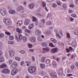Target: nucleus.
Wrapping results in <instances>:
<instances>
[{
  "label": "nucleus",
  "instance_id": "2eb2a0df",
  "mask_svg": "<svg viewBox=\"0 0 78 78\" xmlns=\"http://www.w3.org/2000/svg\"><path fill=\"white\" fill-rule=\"evenodd\" d=\"M6 67V65L5 64H3L0 66V68H2Z\"/></svg>",
  "mask_w": 78,
  "mask_h": 78
},
{
  "label": "nucleus",
  "instance_id": "680f3d73",
  "mask_svg": "<svg viewBox=\"0 0 78 78\" xmlns=\"http://www.w3.org/2000/svg\"><path fill=\"white\" fill-rule=\"evenodd\" d=\"M32 58L33 61H34L35 60V58H34V57H33V56L32 57Z\"/></svg>",
  "mask_w": 78,
  "mask_h": 78
},
{
  "label": "nucleus",
  "instance_id": "6e6d98bb",
  "mask_svg": "<svg viewBox=\"0 0 78 78\" xmlns=\"http://www.w3.org/2000/svg\"><path fill=\"white\" fill-rule=\"evenodd\" d=\"M3 36L4 35L3 34H0V38L1 37H3Z\"/></svg>",
  "mask_w": 78,
  "mask_h": 78
},
{
  "label": "nucleus",
  "instance_id": "7c9ffc66",
  "mask_svg": "<svg viewBox=\"0 0 78 78\" xmlns=\"http://www.w3.org/2000/svg\"><path fill=\"white\" fill-rule=\"evenodd\" d=\"M45 58H46L45 57H43L41 59V62H44L45 61Z\"/></svg>",
  "mask_w": 78,
  "mask_h": 78
},
{
  "label": "nucleus",
  "instance_id": "ea45409f",
  "mask_svg": "<svg viewBox=\"0 0 78 78\" xmlns=\"http://www.w3.org/2000/svg\"><path fill=\"white\" fill-rule=\"evenodd\" d=\"M10 40H13L14 39V37L13 36H10L9 37Z\"/></svg>",
  "mask_w": 78,
  "mask_h": 78
},
{
  "label": "nucleus",
  "instance_id": "2f4dec72",
  "mask_svg": "<svg viewBox=\"0 0 78 78\" xmlns=\"http://www.w3.org/2000/svg\"><path fill=\"white\" fill-rule=\"evenodd\" d=\"M47 25H51V22L50 21H48L46 23Z\"/></svg>",
  "mask_w": 78,
  "mask_h": 78
},
{
  "label": "nucleus",
  "instance_id": "c9c22d12",
  "mask_svg": "<svg viewBox=\"0 0 78 78\" xmlns=\"http://www.w3.org/2000/svg\"><path fill=\"white\" fill-rule=\"evenodd\" d=\"M8 44H14V41H9L8 42Z\"/></svg>",
  "mask_w": 78,
  "mask_h": 78
},
{
  "label": "nucleus",
  "instance_id": "e433bc0d",
  "mask_svg": "<svg viewBox=\"0 0 78 78\" xmlns=\"http://www.w3.org/2000/svg\"><path fill=\"white\" fill-rule=\"evenodd\" d=\"M54 59H55V60H56V61H59V58L57 57H54Z\"/></svg>",
  "mask_w": 78,
  "mask_h": 78
},
{
  "label": "nucleus",
  "instance_id": "de8ad7c7",
  "mask_svg": "<svg viewBox=\"0 0 78 78\" xmlns=\"http://www.w3.org/2000/svg\"><path fill=\"white\" fill-rule=\"evenodd\" d=\"M66 50L67 53H69L70 52V50L69 49V48H67L66 49Z\"/></svg>",
  "mask_w": 78,
  "mask_h": 78
},
{
  "label": "nucleus",
  "instance_id": "ddd939ff",
  "mask_svg": "<svg viewBox=\"0 0 78 78\" xmlns=\"http://www.w3.org/2000/svg\"><path fill=\"white\" fill-rule=\"evenodd\" d=\"M58 51V49L56 48H54L53 49H52L51 50L52 53H55Z\"/></svg>",
  "mask_w": 78,
  "mask_h": 78
},
{
  "label": "nucleus",
  "instance_id": "f257e3e1",
  "mask_svg": "<svg viewBox=\"0 0 78 78\" xmlns=\"http://www.w3.org/2000/svg\"><path fill=\"white\" fill-rule=\"evenodd\" d=\"M16 31L17 32H18V33H19V38L17 37V36H16V40L18 41V42H19V41H20V40L22 39V36L21 35V34L20 33H21L22 31L21 30H20V29L19 28H17L16 29Z\"/></svg>",
  "mask_w": 78,
  "mask_h": 78
},
{
  "label": "nucleus",
  "instance_id": "aec40b11",
  "mask_svg": "<svg viewBox=\"0 0 78 78\" xmlns=\"http://www.w3.org/2000/svg\"><path fill=\"white\" fill-rule=\"evenodd\" d=\"M33 27H34V24H30L29 26V30H31Z\"/></svg>",
  "mask_w": 78,
  "mask_h": 78
},
{
  "label": "nucleus",
  "instance_id": "a211bd4d",
  "mask_svg": "<svg viewBox=\"0 0 78 78\" xmlns=\"http://www.w3.org/2000/svg\"><path fill=\"white\" fill-rule=\"evenodd\" d=\"M41 33V32L40 31L38 30H37L36 31H35V34H37L39 35Z\"/></svg>",
  "mask_w": 78,
  "mask_h": 78
},
{
  "label": "nucleus",
  "instance_id": "c03bdc74",
  "mask_svg": "<svg viewBox=\"0 0 78 78\" xmlns=\"http://www.w3.org/2000/svg\"><path fill=\"white\" fill-rule=\"evenodd\" d=\"M75 34H76V35H78V30H76L75 31Z\"/></svg>",
  "mask_w": 78,
  "mask_h": 78
},
{
  "label": "nucleus",
  "instance_id": "a19ab883",
  "mask_svg": "<svg viewBox=\"0 0 78 78\" xmlns=\"http://www.w3.org/2000/svg\"><path fill=\"white\" fill-rule=\"evenodd\" d=\"M53 66L54 67H56L57 65L56 64V63L55 62L53 63Z\"/></svg>",
  "mask_w": 78,
  "mask_h": 78
},
{
  "label": "nucleus",
  "instance_id": "09e8293b",
  "mask_svg": "<svg viewBox=\"0 0 78 78\" xmlns=\"http://www.w3.org/2000/svg\"><path fill=\"white\" fill-rule=\"evenodd\" d=\"M68 12L69 13H72V12H73V11L71 9H69V10Z\"/></svg>",
  "mask_w": 78,
  "mask_h": 78
},
{
  "label": "nucleus",
  "instance_id": "dca6fc26",
  "mask_svg": "<svg viewBox=\"0 0 78 78\" xmlns=\"http://www.w3.org/2000/svg\"><path fill=\"white\" fill-rule=\"evenodd\" d=\"M41 45L43 47H47V44L45 42H43L41 44Z\"/></svg>",
  "mask_w": 78,
  "mask_h": 78
},
{
  "label": "nucleus",
  "instance_id": "a878e982",
  "mask_svg": "<svg viewBox=\"0 0 78 78\" xmlns=\"http://www.w3.org/2000/svg\"><path fill=\"white\" fill-rule=\"evenodd\" d=\"M9 12L10 13V14H14V13L15 12L14 10H12L9 11Z\"/></svg>",
  "mask_w": 78,
  "mask_h": 78
},
{
  "label": "nucleus",
  "instance_id": "7ed1b4c3",
  "mask_svg": "<svg viewBox=\"0 0 78 78\" xmlns=\"http://www.w3.org/2000/svg\"><path fill=\"white\" fill-rule=\"evenodd\" d=\"M17 73V69H13L11 71V74L12 75H14Z\"/></svg>",
  "mask_w": 78,
  "mask_h": 78
},
{
  "label": "nucleus",
  "instance_id": "4c0bfd02",
  "mask_svg": "<svg viewBox=\"0 0 78 78\" xmlns=\"http://www.w3.org/2000/svg\"><path fill=\"white\" fill-rule=\"evenodd\" d=\"M52 6H53V8H56V7L57 6V5L56 4L54 3L52 5Z\"/></svg>",
  "mask_w": 78,
  "mask_h": 78
},
{
  "label": "nucleus",
  "instance_id": "9b49d317",
  "mask_svg": "<svg viewBox=\"0 0 78 78\" xmlns=\"http://www.w3.org/2000/svg\"><path fill=\"white\" fill-rule=\"evenodd\" d=\"M14 52L10 51H9V55H10V56H13L14 55Z\"/></svg>",
  "mask_w": 78,
  "mask_h": 78
},
{
  "label": "nucleus",
  "instance_id": "f8f14e48",
  "mask_svg": "<svg viewBox=\"0 0 78 78\" xmlns=\"http://www.w3.org/2000/svg\"><path fill=\"white\" fill-rule=\"evenodd\" d=\"M30 41L32 42H34L36 41V38L34 37H32L30 38Z\"/></svg>",
  "mask_w": 78,
  "mask_h": 78
},
{
  "label": "nucleus",
  "instance_id": "6e6552de",
  "mask_svg": "<svg viewBox=\"0 0 78 78\" xmlns=\"http://www.w3.org/2000/svg\"><path fill=\"white\" fill-rule=\"evenodd\" d=\"M4 22L7 25H9V24H10V20L5 19L4 20Z\"/></svg>",
  "mask_w": 78,
  "mask_h": 78
},
{
  "label": "nucleus",
  "instance_id": "5701e85b",
  "mask_svg": "<svg viewBox=\"0 0 78 78\" xmlns=\"http://www.w3.org/2000/svg\"><path fill=\"white\" fill-rule=\"evenodd\" d=\"M51 41L53 43H56V40L53 38H51Z\"/></svg>",
  "mask_w": 78,
  "mask_h": 78
},
{
  "label": "nucleus",
  "instance_id": "473e14b6",
  "mask_svg": "<svg viewBox=\"0 0 78 78\" xmlns=\"http://www.w3.org/2000/svg\"><path fill=\"white\" fill-rule=\"evenodd\" d=\"M49 45L50 47H54L55 46L53 45V43H50L49 44Z\"/></svg>",
  "mask_w": 78,
  "mask_h": 78
},
{
  "label": "nucleus",
  "instance_id": "6ab92c4d",
  "mask_svg": "<svg viewBox=\"0 0 78 78\" xmlns=\"http://www.w3.org/2000/svg\"><path fill=\"white\" fill-rule=\"evenodd\" d=\"M43 50L44 51H49V48L48 47L44 48H43Z\"/></svg>",
  "mask_w": 78,
  "mask_h": 78
},
{
  "label": "nucleus",
  "instance_id": "052dcab7",
  "mask_svg": "<svg viewBox=\"0 0 78 78\" xmlns=\"http://www.w3.org/2000/svg\"><path fill=\"white\" fill-rule=\"evenodd\" d=\"M74 65L72 66H71V68L72 69H74Z\"/></svg>",
  "mask_w": 78,
  "mask_h": 78
},
{
  "label": "nucleus",
  "instance_id": "1a4fd4ad",
  "mask_svg": "<svg viewBox=\"0 0 78 78\" xmlns=\"http://www.w3.org/2000/svg\"><path fill=\"white\" fill-rule=\"evenodd\" d=\"M63 69H61L59 70L58 73L59 75H62L63 73Z\"/></svg>",
  "mask_w": 78,
  "mask_h": 78
},
{
  "label": "nucleus",
  "instance_id": "49530a36",
  "mask_svg": "<svg viewBox=\"0 0 78 78\" xmlns=\"http://www.w3.org/2000/svg\"><path fill=\"white\" fill-rule=\"evenodd\" d=\"M42 5L43 7H45V6H46V4L44 3V2H42Z\"/></svg>",
  "mask_w": 78,
  "mask_h": 78
},
{
  "label": "nucleus",
  "instance_id": "774afa93",
  "mask_svg": "<svg viewBox=\"0 0 78 78\" xmlns=\"http://www.w3.org/2000/svg\"><path fill=\"white\" fill-rule=\"evenodd\" d=\"M76 4H78V0H76Z\"/></svg>",
  "mask_w": 78,
  "mask_h": 78
},
{
  "label": "nucleus",
  "instance_id": "0e129e2a",
  "mask_svg": "<svg viewBox=\"0 0 78 78\" xmlns=\"http://www.w3.org/2000/svg\"><path fill=\"white\" fill-rule=\"evenodd\" d=\"M70 21H72V20H74V19L73 18L71 17V18L70 19Z\"/></svg>",
  "mask_w": 78,
  "mask_h": 78
},
{
  "label": "nucleus",
  "instance_id": "37998d69",
  "mask_svg": "<svg viewBox=\"0 0 78 78\" xmlns=\"http://www.w3.org/2000/svg\"><path fill=\"white\" fill-rule=\"evenodd\" d=\"M5 34L7 35H10V33L8 32H5Z\"/></svg>",
  "mask_w": 78,
  "mask_h": 78
},
{
  "label": "nucleus",
  "instance_id": "20e7f679",
  "mask_svg": "<svg viewBox=\"0 0 78 78\" xmlns=\"http://www.w3.org/2000/svg\"><path fill=\"white\" fill-rule=\"evenodd\" d=\"M2 72L3 73H9L10 72V71L8 69H5L3 70Z\"/></svg>",
  "mask_w": 78,
  "mask_h": 78
},
{
  "label": "nucleus",
  "instance_id": "69168bd1",
  "mask_svg": "<svg viewBox=\"0 0 78 78\" xmlns=\"http://www.w3.org/2000/svg\"><path fill=\"white\" fill-rule=\"evenodd\" d=\"M9 63L10 64H11V63H12V60H10L9 61Z\"/></svg>",
  "mask_w": 78,
  "mask_h": 78
},
{
  "label": "nucleus",
  "instance_id": "58836bf2",
  "mask_svg": "<svg viewBox=\"0 0 78 78\" xmlns=\"http://www.w3.org/2000/svg\"><path fill=\"white\" fill-rule=\"evenodd\" d=\"M37 39L38 41H42V39L41 37H38Z\"/></svg>",
  "mask_w": 78,
  "mask_h": 78
},
{
  "label": "nucleus",
  "instance_id": "8fccbe9b",
  "mask_svg": "<svg viewBox=\"0 0 78 78\" xmlns=\"http://www.w3.org/2000/svg\"><path fill=\"white\" fill-rule=\"evenodd\" d=\"M28 45L29 48H31V47H32V46H33L32 45H31L30 44H28Z\"/></svg>",
  "mask_w": 78,
  "mask_h": 78
},
{
  "label": "nucleus",
  "instance_id": "bf43d9fd",
  "mask_svg": "<svg viewBox=\"0 0 78 78\" xmlns=\"http://www.w3.org/2000/svg\"><path fill=\"white\" fill-rule=\"evenodd\" d=\"M25 51H20V53H25Z\"/></svg>",
  "mask_w": 78,
  "mask_h": 78
},
{
  "label": "nucleus",
  "instance_id": "412c9836",
  "mask_svg": "<svg viewBox=\"0 0 78 78\" xmlns=\"http://www.w3.org/2000/svg\"><path fill=\"white\" fill-rule=\"evenodd\" d=\"M40 66L41 69H44L45 68V65L44 64H40Z\"/></svg>",
  "mask_w": 78,
  "mask_h": 78
},
{
  "label": "nucleus",
  "instance_id": "cd10ccee",
  "mask_svg": "<svg viewBox=\"0 0 78 78\" xmlns=\"http://www.w3.org/2000/svg\"><path fill=\"white\" fill-rule=\"evenodd\" d=\"M33 17V20L34 22H36L37 21V19L34 17Z\"/></svg>",
  "mask_w": 78,
  "mask_h": 78
},
{
  "label": "nucleus",
  "instance_id": "c756f323",
  "mask_svg": "<svg viewBox=\"0 0 78 78\" xmlns=\"http://www.w3.org/2000/svg\"><path fill=\"white\" fill-rule=\"evenodd\" d=\"M67 37L69 38V39H70V35L69 34V33H68L67 34Z\"/></svg>",
  "mask_w": 78,
  "mask_h": 78
},
{
  "label": "nucleus",
  "instance_id": "72a5a7b5",
  "mask_svg": "<svg viewBox=\"0 0 78 78\" xmlns=\"http://www.w3.org/2000/svg\"><path fill=\"white\" fill-rule=\"evenodd\" d=\"M50 61L49 59H46L45 61V62L46 64H48V63H50Z\"/></svg>",
  "mask_w": 78,
  "mask_h": 78
},
{
  "label": "nucleus",
  "instance_id": "4be33fe9",
  "mask_svg": "<svg viewBox=\"0 0 78 78\" xmlns=\"http://www.w3.org/2000/svg\"><path fill=\"white\" fill-rule=\"evenodd\" d=\"M56 36H57V37H58V38H59V39H60V38H61V37L59 35V32H57Z\"/></svg>",
  "mask_w": 78,
  "mask_h": 78
},
{
  "label": "nucleus",
  "instance_id": "9d476101",
  "mask_svg": "<svg viewBox=\"0 0 78 78\" xmlns=\"http://www.w3.org/2000/svg\"><path fill=\"white\" fill-rule=\"evenodd\" d=\"M30 23V20L28 19H26L24 22V24L26 25H28Z\"/></svg>",
  "mask_w": 78,
  "mask_h": 78
},
{
  "label": "nucleus",
  "instance_id": "f03ea898",
  "mask_svg": "<svg viewBox=\"0 0 78 78\" xmlns=\"http://www.w3.org/2000/svg\"><path fill=\"white\" fill-rule=\"evenodd\" d=\"M28 70L29 73H34L36 71V67L34 66H30L28 68Z\"/></svg>",
  "mask_w": 78,
  "mask_h": 78
},
{
  "label": "nucleus",
  "instance_id": "bb28decb",
  "mask_svg": "<svg viewBox=\"0 0 78 78\" xmlns=\"http://www.w3.org/2000/svg\"><path fill=\"white\" fill-rule=\"evenodd\" d=\"M4 61V58L3 57H1L0 58V62H3Z\"/></svg>",
  "mask_w": 78,
  "mask_h": 78
},
{
  "label": "nucleus",
  "instance_id": "393cba45",
  "mask_svg": "<svg viewBox=\"0 0 78 78\" xmlns=\"http://www.w3.org/2000/svg\"><path fill=\"white\" fill-rule=\"evenodd\" d=\"M23 9V7L22 6H19L18 8V10H22V9Z\"/></svg>",
  "mask_w": 78,
  "mask_h": 78
},
{
  "label": "nucleus",
  "instance_id": "b1692460",
  "mask_svg": "<svg viewBox=\"0 0 78 78\" xmlns=\"http://www.w3.org/2000/svg\"><path fill=\"white\" fill-rule=\"evenodd\" d=\"M24 31L26 33H31V31L28 29H26Z\"/></svg>",
  "mask_w": 78,
  "mask_h": 78
},
{
  "label": "nucleus",
  "instance_id": "c85d7f7f",
  "mask_svg": "<svg viewBox=\"0 0 78 78\" xmlns=\"http://www.w3.org/2000/svg\"><path fill=\"white\" fill-rule=\"evenodd\" d=\"M15 59L17 61H20V58H19L18 57H16L15 58Z\"/></svg>",
  "mask_w": 78,
  "mask_h": 78
},
{
  "label": "nucleus",
  "instance_id": "864d4df0",
  "mask_svg": "<svg viewBox=\"0 0 78 78\" xmlns=\"http://www.w3.org/2000/svg\"><path fill=\"white\" fill-rule=\"evenodd\" d=\"M53 0H46L47 2H51Z\"/></svg>",
  "mask_w": 78,
  "mask_h": 78
},
{
  "label": "nucleus",
  "instance_id": "e2e57ef3",
  "mask_svg": "<svg viewBox=\"0 0 78 78\" xmlns=\"http://www.w3.org/2000/svg\"><path fill=\"white\" fill-rule=\"evenodd\" d=\"M47 33H48V34H51V31H48V32Z\"/></svg>",
  "mask_w": 78,
  "mask_h": 78
},
{
  "label": "nucleus",
  "instance_id": "603ef678",
  "mask_svg": "<svg viewBox=\"0 0 78 78\" xmlns=\"http://www.w3.org/2000/svg\"><path fill=\"white\" fill-rule=\"evenodd\" d=\"M76 66V67L78 68V62H77L75 64Z\"/></svg>",
  "mask_w": 78,
  "mask_h": 78
},
{
  "label": "nucleus",
  "instance_id": "13d9d810",
  "mask_svg": "<svg viewBox=\"0 0 78 78\" xmlns=\"http://www.w3.org/2000/svg\"><path fill=\"white\" fill-rule=\"evenodd\" d=\"M23 64H24V62H21L20 63L21 66H22V65H23Z\"/></svg>",
  "mask_w": 78,
  "mask_h": 78
},
{
  "label": "nucleus",
  "instance_id": "4468645a",
  "mask_svg": "<svg viewBox=\"0 0 78 78\" xmlns=\"http://www.w3.org/2000/svg\"><path fill=\"white\" fill-rule=\"evenodd\" d=\"M34 4L33 3H31L30 4L29 6V8L30 9H32V8H33V7H34Z\"/></svg>",
  "mask_w": 78,
  "mask_h": 78
},
{
  "label": "nucleus",
  "instance_id": "39448f33",
  "mask_svg": "<svg viewBox=\"0 0 78 78\" xmlns=\"http://www.w3.org/2000/svg\"><path fill=\"white\" fill-rule=\"evenodd\" d=\"M0 13L2 16H5L6 14V11L4 9H1L0 10Z\"/></svg>",
  "mask_w": 78,
  "mask_h": 78
},
{
  "label": "nucleus",
  "instance_id": "423d86ee",
  "mask_svg": "<svg viewBox=\"0 0 78 78\" xmlns=\"http://www.w3.org/2000/svg\"><path fill=\"white\" fill-rule=\"evenodd\" d=\"M51 77L53 78H56L57 76H56V73L55 72H52L51 74Z\"/></svg>",
  "mask_w": 78,
  "mask_h": 78
},
{
  "label": "nucleus",
  "instance_id": "a18cd8bd",
  "mask_svg": "<svg viewBox=\"0 0 78 78\" xmlns=\"http://www.w3.org/2000/svg\"><path fill=\"white\" fill-rule=\"evenodd\" d=\"M2 49V43L0 42V50Z\"/></svg>",
  "mask_w": 78,
  "mask_h": 78
},
{
  "label": "nucleus",
  "instance_id": "3c124183",
  "mask_svg": "<svg viewBox=\"0 0 78 78\" xmlns=\"http://www.w3.org/2000/svg\"><path fill=\"white\" fill-rule=\"evenodd\" d=\"M69 6L71 8H73L74 7V5L73 4L70 5Z\"/></svg>",
  "mask_w": 78,
  "mask_h": 78
},
{
  "label": "nucleus",
  "instance_id": "f3484780",
  "mask_svg": "<svg viewBox=\"0 0 78 78\" xmlns=\"http://www.w3.org/2000/svg\"><path fill=\"white\" fill-rule=\"evenodd\" d=\"M22 23V21H18L17 23V25L18 26H20Z\"/></svg>",
  "mask_w": 78,
  "mask_h": 78
},
{
  "label": "nucleus",
  "instance_id": "79ce46f5",
  "mask_svg": "<svg viewBox=\"0 0 78 78\" xmlns=\"http://www.w3.org/2000/svg\"><path fill=\"white\" fill-rule=\"evenodd\" d=\"M71 16L73 17H76V15L75 14H73L71 15Z\"/></svg>",
  "mask_w": 78,
  "mask_h": 78
},
{
  "label": "nucleus",
  "instance_id": "5fc2aeb1",
  "mask_svg": "<svg viewBox=\"0 0 78 78\" xmlns=\"http://www.w3.org/2000/svg\"><path fill=\"white\" fill-rule=\"evenodd\" d=\"M72 74H69L67 75V76H72Z\"/></svg>",
  "mask_w": 78,
  "mask_h": 78
},
{
  "label": "nucleus",
  "instance_id": "f704fd0d",
  "mask_svg": "<svg viewBox=\"0 0 78 78\" xmlns=\"http://www.w3.org/2000/svg\"><path fill=\"white\" fill-rule=\"evenodd\" d=\"M23 41L24 42H25L26 41H27V38L26 37L24 36L23 37Z\"/></svg>",
  "mask_w": 78,
  "mask_h": 78
},
{
  "label": "nucleus",
  "instance_id": "4d7b16f0",
  "mask_svg": "<svg viewBox=\"0 0 78 78\" xmlns=\"http://www.w3.org/2000/svg\"><path fill=\"white\" fill-rule=\"evenodd\" d=\"M42 22H43V23H45V19H43L42 20Z\"/></svg>",
  "mask_w": 78,
  "mask_h": 78
},
{
  "label": "nucleus",
  "instance_id": "338daca9",
  "mask_svg": "<svg viewBox=\"0 0 78 78\" xmlns=\"http://www.w3.org/2000/svg\"><path fill=\"white\" fill-rule=\"evenodd\" d=\"M69 48L70 50H72V47H69Z\"/></svg>",
  "mask_w": 78,
  "mask_h": 78
},
{
  "label": "nucleus",
  "instance_id": "0eeeda50",
  "mask_svg": "<svg viewBox=\"0 0 78 78\" xmlns=\"http://www.w3.org/2000/svg\"><path fill=\"white\" fill-rule=\"evenodd\" d=\"M17 66V63L16 62L13 63L11 65V67L12 68H16Z\"/></svg>",
  "mask_w": 78,
  "mask_h": 78
}]
</instances>
